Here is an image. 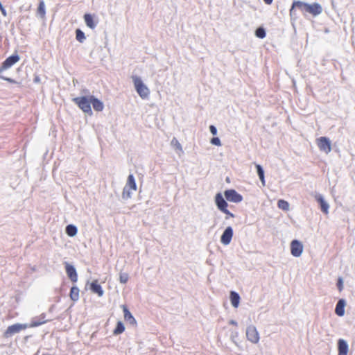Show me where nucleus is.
<instances>
[{
	"label": "nucleus",
	"instance_id": "33",
	"mask_svg": "<svg viewBox=\"0 0 355 355\" xmlns=\"http://www.w3.org/2000/svg\"><path fill=\"white\" fill-rule=\"evenodd\" d=\"M171 145L173 146L175 148V149L180 150V152H182V146L176 138H173L171 140Z\"/></svg>",
	"mask_w": 355,
	"mask_h": 355
},
{
	"label": "nucleus",
	"instance_id": "29",
	"mask_svg": "<svg viewBox=\"0 0 355 355\" xmlns=\"http://www.w3.org/2000/svg\"><path fill=\"white\" fill-rule=\"evenodd\" d=\"M76 38L80 42H83L85 40V35L83 31L80 29H76Z\"/></svg>",
	"mask_w": 355,
	"mask_h": 355
},
{
	"label": "nucleus",
	"instance_id": "42",
	"mask_svg": "<svg viewBox=\"0 0 355 355\" xmlns=\"http://www.w3.org/2000/svg\"><path fill=\"white\" fill-rule=\"evenodd\" d=\"M273 0H263V1L265 2V3L268 4V5H270L272 3Z\"/></svg>",
	"mask_w": 355,
	"mask_h": 355
},
{
	"label": "nucleus",
	"instance_id": "6",
	"mask_svg": "<svg viewBox=\"0 0 355 355\" xmlns=\"http://www.w3.org/2000/svg\"><path fill=\"white\" fill-rule=\"evenodd\" d=\"M19 55L17 53L12 54V55L7 58L2 63L0 67V77L4 70H6L13 66L19 60Z\"/></svg>",
	"mask_w": 355,
	"mask_h": 355
},
{
	"label": "nucleus",
	"instance_id": "38",
	"mask_svg": "<svg viewBox=\"0 0 355 355\" xmlns=\"http://www.w3.org/2000/svg\"><path fill=\"white\" fill-rule=\"evenodd\" d=\"M209 130L213 135H216L217 134V128L214 125H211L209 126Z\"/></svg>",
	"mask_w": 355,
	"mask_h": 355
},
{
	"label": "nucleus",
	"instance_id": "22",
	"mask_svg": "<svg viewBox=\"0 0 355 355\" xmlns=\"http://www.w3.org/2000/svg\"><path fill=\"white\" fill-rule=\"evenodd\" d=\"M125 187L131 189L133 191L137 190V184L135 182V177L132 174H130L128 177L127 182Z\"/></svg>",
	"mask_w": 355,
	"mask_h": 355
},
{
	"label": "nucleus",
	"instance_id": "35",
	"mask_svg": "<svg viewBox=\"0 0 355 355\" xmlns=\"http://www.w3.org/2000/svg\"><path fill=\"white\" fill-rule=\"evenodd\" d=\"M337 287L340 291L343 288V282L341 277H339L337 282Z\"/></svg>",
	"mask_w": 355,
	"mask_h": 355
},
{
	"label": "nucleus",
	"instance_id": "40",
	"mask_svg": "<svg viewBox=\"0 0 355 355\" xmlns=\"http://www.w3.org/2000/svg\"><path fill=\"white\" fill-rule=\"evenodd\" d=\"M0 10H1V14H2L3 16H6L7 12H6V9L3 8V6L0 8Z\"/></svg>",
	"mask_w": 355,
	"mask_h": 355
},
{
	"label": "nucleus",
	"instance_id": "20",
	"mask_svg": "<svg viewBox=\"0 0 355 355\" xmlns=\"http://www.w3.org/2000/svg\"><path fill=\"white\" fill-rule=\"evenodd\" d=\"M45 317H46V315L44 313H42L40 315L39 318H34L31 324H30V327H38L41 324H43L44 323H46L48 320H45Z\"/></svg>",
	"mask_w": 355,
	"mask_h": 355
},
{
	"label": "nucleus",
	"instance_id": "27",
	"mask_svg": "<svg viewBox=\"0 0 355 355\" xmlns=\"http://www.w3.org/2000/svg\"><path fill=\"white\" fill-rule=\"evenodd\" d=\"M278 207L284 211H287L289 209V203L284 200H279L277 202Z\"/></svg>",
	"mask_w": 355,
	"mask_h": 355
},
{
	"label": "nucleus",
	"instance_id": "21",
	"mask_svg": "<svg viewBox=\"0 0 355 355\" xmlns=\"http://www.w3.org/2000/svg\"><path fill=\"white\" fill-rule=\"evenodd\" d=\"M230 299L232 306L234 308H237L240 302V296L239 293L235 291H231L230 295Z\"/></svg>",
	"mask_w": 355,
	"mask_h": 355
},
{
	"label": "nucleus",
	"instance_id": "28",
	"mask_svg": "<svg viewBox=\"0 0 355 355\" xmlns=\"http://www.w3.org/2000/svg\"><path fill=\"white\" fill-rule=\"evenodd\" d=\"M255 35L257 37L263 39L266 37V30L263 27H259L255 31Z\"/></svg>",
	"mask_w": 355,
	"mask_h": 355
},
{
	"label": "nucleus",
	"instance_id": "24",
	"mask_svg": "<svg viewBox=\"0 0 355 355\" xmlns=\"http://www.w3.org/2000/svg\"><path fill=\"white\" fill-rule=\"evenodd\" d=\"M65 232L69 236L73 237L78 232L77 227L72 224L67 225L65 228Z\"/></svg>",
	"mask_w": 355,
	"mask_h": 355
},
{
	"label": "nucleus",
	"instance_id": "13",
	"mask_svg": "<svg viewBox=\"0 0 355 355\" xmlns=\"http://www.w3.org/2000/svg\"><path fill=\"white\" fill-rule=\"evenodd\" d=\"M338 355H347L349 351V345L347 342L343 339L340 338L338 340Z\"/></svg>",
	"mask_w": 355,
	"mask_h": 355
},
{
	"label": "nucleus",
	"instance_id": "23",
	"mask_svg": "<svg viewBox=\"0 0 355 355\" xmlns=\"http://www.w3.org/2000/svg\"><path fill=\"white\" fill-rule=\"evenodd\" d=\"M255 167L257 169V175L259 176L263 186H265V175L263 167L259 164H255Z\"/></svg>",
	"mask_w": 355,
	"mask_h": 355
},
{
	"label": "nucleus",
	"instance_id": "30",
	"mask_svg": "<svg viewBox=\"0 0 355 355\" xmlns=\"http://www.w3.org/2000/svg\"><path fill=\"white\" fill-rule=\"evenodd\" d=\"M131 189L128 188V187H124L122 192V198L124 200H127L131 198L132 193L130 191Z\"/></svg>",
	"mask_w": 355,
	"mask_h": 355
},
{
	"label": "nucleus",
	"instance_id": "3",
	"mask_svg": "<svg viewBox=\"0 0 355 355\" xmlns=\"http://www.w3.org/2000/svg\"><path fill=\"white\" fill-rule=\"evenodd\" d=\"M132 78L134 83L135 88L139 96L143 99L148 98L150 94V91L146 85H144L141 78L137 76H132Z\"/></svg>",
	"mask_w": 355,
	"mask_h": 355
},
{
	"label": "nucleus",
	"instance_id": "16",
	"mask_svg": "<svg viewBox=\"0 0 355 355\" xmlns=\"http://www.w3.org/2000/svg\"><path fill=\"white\" fill-rule=\"evenodd\" d=\"M121 307L123 309L125 320L129 322L130 324H135L136 320L128 310V307L125 305H122Z\"/></svg>",
	"mask_w": 355,
	"mask_h": 355
},
{
	"label": "nucleus",
	"instance_id": "15",
	"mask_svg": "<svg viewBox=\"0 0 355 355\" xmlns=\"http://www.w3.org/2000/svg\"><path fill=\"white\" fill-rule=\"evenodd\" d=\"M346 305V302L344 299H340L336 305L335 308V313L341 317L345 315V307Z\"/></svg>",
	"mask_w": 355,
	"mask_h": 355
},
{
	"label": "nucleus",
	"instance_id": "32",
	"mask_svg": "<svg viewBox=\"0 0 355 355\" xmlns=\"http://www.w3.org/2000/svg\"><path fill=\"white\" fill-rule=\"evenodd\" d=\"M129 276L126 272H121L119 274V281L121 284H125L128 281Z\"/></svg>",
	"mask_w": 355,
	"mask_h": 355
},
{
	"label": "nucleus",
	"instance_id": "11",
	"mask_svg": "<svg viewBox=\"0 0 355 355\" xmlns=\"http://www.w3.org/2000/svg\"><path fill=\"white\" fill-rule=\"evenodd\" d=\"M64 266L66 273L68 277L73 283H76L78 281V274L76 272V269L73 265L67 262L64 263Z\"/></svg>",
	"mask_w": 355,
	"mask_h": 355
},
{
	"label": "nucleus",
	"instance_id": "2",
	"mask_svg": "<svg viewBox=\"0 0 355 355\" xmlns=\"http://www.w3.org/2000/svg\"><path fill=\"white\" fill-rule=\"evenodd\" d=\"M91 96L92 95L78 96L73 98L72 100L83 112L89 115L92 114V110L91 108Z\"/></svg>",
	"mask_w": 355,
	"mask_h": 355
},
{
	"label": "nucleus",
	"instance_id": "18",
	"mask_svg": "<svg viewBox=\"0 0 355 355\" xmlns=\"http://www.w3.org/2000/svg\"><path fill=\"white\" fill-rule=\"evenodd\" d=\"M91 105H92L94 110L97 112L102 111L104 108L103 103L93 95L91 96Z\"/></svg>",
	"mask_w": 355,
	"mask_h": 355
},
{
	"label": "nucleus",
	"instance_id": "12",
	"mask_svg": "<svg viewBox=\"0 0 355 355\" xmlns=\"http://www.w3.org/2000/svg\"><path fill=\"white\" fill-rule=\"evenodd\" d=\"M318 140V145L320 150L324 151L326 153H328L331 151V141L327 137H321Z\"/></svg>",
	"mask_w": 355,
	"mask_h": 355
},
{
	"label": "nucleus",
	"instance_id": "9",
	"mask_svg": "<svg viewBox=\"0 0 355 355\" xmlns=\"http://www.w3.org/2000/svg\"><path fill=\"white\" fill-rule=\"evenodd\" d=\"M234 234L233 229L231 226L227 227L220 236V243L224 245H227L231 243Z\"/></svg>",
	"mask_w": 355,
	"mask_h": 355
},
{
	"label": "nucleus",
	"instance_id": "1",
	"mask_svg": "<svg viewBox=\"0 0 355 355\" xmlns=\"http://www.w3.org/2000/svg\"><path fill=\"white\" fill-rule=\"evenodd\" d=\"M295 8L301 10L302 11H305L309 13H311L313 16H317L322 12V6L318 3H314L313 4H309L307 3L297 1H294L293 3L291 8L290 9L291 16L295 15Z\"/></svg>",
	"mask_w": 355,
	"mask_h": 355
},
{
	"label": "nucleus",
	"instance_id": "26",
	"mask_svg": "<svg viewBox=\"0 0 355 355\" xmlns=\"http://www.w3.org/2000/svg\"><path fill=\"white\" fill-rule=\"evenodd\" d=\"M125 330V327L123 323L121 321H118L116 323V326L113 331L114 335H119L123 333Z\"/></svg>",
	"mask_w": 355,
	"mask_h": 355
},
{
	"label": "nucleus",
	"instance_id": "37",
	"mask_svg": "<svg viewBox=\"0 0 355 355\" xmlns=\"http://www.w3.org/2000/svg\"><path fill=\"white\" fill-rule=\"evenodd\" d=\"M223 213L225 214L227 216L225 217V219H228L229 217L234 218V214L230 212L227 209L225 210V211H223Z\"/></svg>",
	"mask_w": 355,
	"mask_h": 355
},
{
	"label": "nucleus",
	"instance_id": "5",
	"mask_svg": "<svg viewBox=\"0 0 355 355\" xmlns=\"http://www.w3.org/2000/svg\"><path fill=\"white\" fill-rule=\"evenodd\" d=\"M224 196L227 201L234 203H239L243 200V196L233 189L225 190Z\"/></svg>",
	"mask_w": 355,
	"mask_h": 355
},
{
	"label": "nucleus",
	"instance_id": "19",
	"mask_svg": "<svg viewBox=\"0 0 355 355\" xmlns=\"http://www.w3.org/2000/svg\"><path fill=\"white\" fill-rule=\"evenodd\" d=\"M89 288L92 293L97 294L99 297L103 295L104 291L97 281L92 282Z\"/></svg>",
	"mask_w": 355,
	"mask_h": 355
},
{
	"label": "nucleus",
	"instance_id": "39",
	"mask_svg": "<svg viewBox=\"0 0 355 355\" xmlns=\"http://www.w3.org/2000/svg\"><path fill=\"white\" fill-rule=\"evenodd\" d=\"M1 79H3L4 80H6L8 81V83H15L16 81L14 80V79H12L10 78H7V77H4L1 75V77H0Z\"/></svg>",
	"mask_w": 355,
	"mask_h": 355
},
{
	"label": "nucleus",
	"instance_id": "8",
	"mask_svg": "<svg viewBox=\"0 0 355 355\" xmlns=\"http://www.w3.org/2000/svg\"><path fill=\"white\" fill-rule=\"evenodd\" d=\"M303 252V245L298 240H293L291 243V253L295 257L301 256Z\"/></svg>",
	"mask_w": 355,
	"mask_h": 355
},
{
	"label": "nucleus",
	"instance_id": "4",
	"mask_svg": "<svg viewBox=\"0 0 355 355\" xmlns=\"http://www.w3.org/2000/svg\"><path fill=\"white\" fill-rule=\"evenodd\" d=\"M28 327L27 324H20L16 323L12 325L9 326L6 331L3 333L4 338H10L13 335L20 332L22 330L26 329Z\"/></svg>",
	"mask_w": 355,
	"mask_h": 355
},
{
	"label": "nucleus",
	"instance_id": "43",
	"mask_svg": "<svg viewBox=\"0 0 355 355\" xmlns=\"http://www.w3.org/2000/svg\"><path fill=\"white\" fill-rule=\"evenodd\" d=\"M35 82L39 81V78H38L37 77V78H35Z\"/></svg>",
	"mask_w": 355,
	"mask_h": 355
},
{
	"label": "nucleus",
	"instance_id": "17",
	"mask_svg": "<svg viewBox=\"0 0 355 355\" xmlns=\"http://www.w3.org/2000/svg\"><path fill=\"white\" fill-rule=\"evenodd\" d=\"M84 20L87 26L91 29H94L97 26V21H94V16L92 14H85Z\"/></svg>",
	"mask_w": 355,
	"mask_h": 355
},
{
	"label": "nucleus",
	"instance_id": "41",
	"mask_svg": "<svg viewBox=\"0 0 355 355\" xmlns=\"http://www.w3.org/2000/svg\"><path fill=\"white\" fill-rule=\"evenodd\" d=\"M229 323L232 325H234V326H236L237 325V322L234 320H230Z\"/></svg>",
	"mask_w": 355,
	"mask_h": 355
},
{
	"label": "nucleus",
	"instance_id": "31",
	"mask_svg": "<svg viewBox=\"0 0 355 355\" xmlns=\"http://www.w3.org/2000/svg\"><path fill=\"white\" fill-rule=\"evenodd\" d=\"M37 13L41 17H44L45 15V5L44 1H40L37 8Z\"/></svg>",
	"mask_w": 355,
	"mask_h": 355
},
{
	"label": "nucleus",
	"instance_id": "7",
	"mask_svg": "<svg viewBox=\"0 0 355 355\" xmlns=\"http://www.w3.org/2000/svg\"><path fill=\"white\" fill-rule=\"evenodd\" d=\"M247 339L252 343H257L259 340V334L254 325H250L246 329Z\"/></svg>",
	"mask_w": 355,
	"mask_h": 355
},
{
	"label": "nucleus",
	"instance_id": "14",
	"mask_svg": "<svg viewBox=\"0 0 355 355\" xmlns=\"http://www.w3.org/2000/svg\"><path fill=\"white\" fill-rule=\"evenodd\" d=\"M315 199L320 205L321 211L324 214H328L329 205L325 201L324 197L322 195L318 194L315 196Z\"/></svg>",
	"mask_w": 355,
	"mask_h": 355
},
{
	"label": "nucleus",
	"instance_id": "36",
	"mask_svg": "<svg viewBox=\"0 0 355 355\" xmlns=\"http://www.w3.org/2000/svg\"><path fill=\"white\" fill-rule=\"evenodd\" d=\"M238 337V332L237 331H234V332H232L231 333V336H230V338H231V340L235 343L236 344V338Z\"/></svg>",
	"mask_w": 355,
	"mask_h": 355
},
{
	"label": "nucleus",
	"instance_id": "10",
	"mask_svg": "<svg viewBox=\"0 0 355 355\" xmlns=\"http://www.w3.org/2000/svg\"><path fill=\"white\" fill-rule=\"evenodd\" d=\"M225 196L221 193H217L215 196V203L217 208L221 211H225L227 209L228 204Z\"/></svg>",
	"mask_w": 355,
	"mask_h": 355
},
{
	"label": "nucleus",
	"instance_id": "34",
	"mask_svg": "<svg viewBox=\"0 0 355 355\" xmlns=\"http://www.w3.org/2000/svg\"><path fill=\"white\" fill-rule=\"evenodd\" d=\"M211 144L217 146H221L220 140L218 137H213L211 141Z\"/></svg>",
	"mask_w": 355,
	"mask_h": 355
},
{
	"label": "nucleus",
	"instance_id": "25",
	"mask_svg": "<svg viewBox=\"0 0 355 355\" xmlns=\"http://www.w3.org/2000/svg\"><path fill=\"white\" fill-rule=\"evenodd\" d=\"M69 295L72 301H78L79 299V288L77 286H72L70 291Z\"/></svg>",
	"mask_w": 355,
	"mask_h": 355
}]
</instances>
